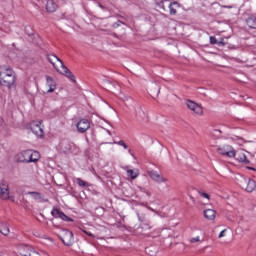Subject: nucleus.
Listing matches in <instances>:
<instances>
[{
    "mask_svg": "<svg viewBox=\"0 0 256 256\" xmlns=\"http://www.w3.org/2000/svg\"><path fill=\"white\" fill-rule=\"evenodd\" d=\"M41 159L39 151L35 150H24L16 155L18 163H37Z\"/></svg>",
    "mask_w": 256,
    "mask_h": 256,
    "instance_id": "nucleus-1",
    "label": "nucleus"
},
{
    "mask_svg": "<svg viewBox=\"0 0 256 256\" xmlns=\"http://www.w3.org/2000/svg\"><path fill=\"white\" fill-rule=\"evenodd\" d=\"M0 85L11 89L15 85V71L11 68H6L4 73L0 72Z\"/></svg>",
    "mask_w": 256,
    "mask_h": 256,
    "instance_id": "nucleus-2",
    "label": "nucleus"
},
{
    "mask_svg": "<svg viewBox=\"0 0 256 256\" xmlns=\"http://www.w3.org/2000/svg\"><path fill=\"white\" fill-rule=\"evenodd\" d=\"M238 185L241 187V189H244V191H247V193H253V191L256 189L255 180L244 177V176L240 177L238 181Z\"/></svg>",
    "mask_w": 256,
    "mask_h": 256,
    "instance_id": "nucleus-3",
    "label": "nucleus"
},
{
    "mask_svg": "<svg viewBox=\"0 0 256 256\" xmlns=\"http://www.w3.org/2000/svg\"><path fill=\"white\" fill-rule=\"evenodd\" d=\"M59 238L62 241V243L66 245V247H71V245H73L74 243L73 232L70 231L69 229H62L60 231Z\"/></svg>",
    "mask_w": 256,
    "mask_h": 256,
    "instance_id": "nucleus-4",
    "label": "nucleus"
},
{
    "mask_svg": "<svg viewBox=\"0 0 256 256\" xmlns=\"http://www.w3.org/2000/svg\"><path fill=\"white\" fill-rule=\"evenodd\" d=\"M51 215L55 219H61L62 221H66V223H73V219L63 213V211H61L59 208H54L51 211Z\"/></svg>",
    "mask_w": 256,
    "mask_h": 256,
    "instance_id": "nucleus-5",
    "label": "nucleus"
},
{
    "mask_svg": "<svg viewBox=\"0 0 256 256\" xmlns=\"http://www.w3.org/2000/svg\"><path fill=\"white\" fill-rule=\"evenodd\" d=\"M76 128L78 133H87L91 129V122L88 119L82 118L77 122Z\"/></svg>",
    "mask_w": 256,
    "mask_h": 256,
    "instance_id": "nucleus-6",
    "label": "nucleus"
},
{
    "mask_svg": "<svg viewBox=\"0 0 256 256\" xmlns=\"http://www.w3.org/2000/svg\"><path fill=\"white\" fill-rule=\"evenodd\" d=\"M217 153L219 155H225L226 157H235L236 152L235 149H233V147L229 146V145H225L223 147H219L217 148Z\"/></svg>",
    "mask_w": 256,
    "mask_h": 256,
    "instance_id": "nucleus-7",
    "label": "nucleus"
},
{
    "mask_svg": "<svg viewBox=\"0 0 256 256\" xmlns=\"http://www.w3.org/2000/svg\"><path fill=\"white\" fill-rule=\"evenodd\" d=\"M185 105L190 109V111H193V113H195L196 115H201L203 113V108L195 101L186 100Z\"/></svg>",
    "mask_w": 256,
    "mask_h": 256,
    "instance_id": "nucleus-8",
    "label": "nucleus"
},
{
    "mask_svg": "<svg viewBox=\"0 0 256 256\" xmlns=\"http://www.w3.org/2000/svg\"><path fill=\"white\" fill-rule=\"evenodd\" d=\"M30 129H31L32 133L34 135H36V137H43L44 132H43V128L41 127V121L32 122L30 124Z\"/></svg>",
    "mask_w": 256,
    "mask_h": 256,
    "instance_id": "nucleus-9",
    "label": "nucleus"
},
{
    "mask_svg": "<svg viewBox=\"0 0 256 256\" xmlns=\"http://www.w3.org/2000/svg\"><path fill=\"white\" fill-rule=\"evenodd\" d=\"M0 197L4 201L9 199V185L5 180L0 181Z\"/></svg>",
    "mask_w": 256,
    "mask_h": 256,
    "instance_id": "nucleus-10",
    "label": "nucleus"
},
{
    "mask_svg": "<svg viewBox=\"0 0 256 256\" xmlns=\"http://www.w3.org/2000/svg\"><path fill=\"white\" fill-rule=\"evenodd\" d=\"M61 149L65 155H69V153H73V150L75 149V143L69 140H64L61 143Z\"/></svg>",
    "mask_w": 256,
    "mask_h": 256,
    "instance_id": "nucleus-11",
    "label": "nucleus"
},
{
    "mask_svg": "<svg viewBox=\"0 0 256 256\" xmlns=\"http://www.w3.org/2000/svg\"><path fill=\"white\" fill-rule=\"evenodd\" d=\"M60 67L62 69V71H60L62 75H65V77H68V79L72 80L73 83L77 81L75 80V75H73V72H71V70H69V68H67V66L63 64V61H60Z\"/></svg>",
    "mask_w": 256,
    "mask_h": 256,
    "instance_id": "nucleus-12",
    "label": "nucleus"
},
{
    "mask_svg": "<svg viewBox=\"0 0 256 256\" xmlns=\"http://www.w3.org/2000/svg\"><path fill=\"white\" fill-rule=\"evenodd\" d=\"M148 175L152 179V181H155L156 183H167V179H165L155 170L148 171Z\"/></svg>",
    "mask_w": 256,
    "mask_h": 256,
    "instance_id": "nucleus-13",
    "label": "nucleus"
},
{
    "mask_svg": "<svg viewBox=\"0 0 256 256\" xmlns=\"http://www.w3.org/2000/svg\"><path fill=\"white\" fill-rule=\"evenodd\" d=\"M46 85L49 87L47 93H53L55 89H57V83L55 82V79L49 75H46Z\"/></svg>",
    "mask_w": 256,
    "mask_h": 256,
    "instance_id": "nucleus-14",
    "label": "nucleus"
},
{
    "mask_svg": "<svg viewBox=\"0 0 256 256\" xmlns=\"http://www.w3.org/2000/svg\"><path fill=\"white\" fill-rule=\"evenodd\" d=\"M25 253H20L22 256H41L35 249L31 248L30 246L24 247Z\"/></svg>",
    "mask_w": 256,
    "mask_h": 256,
    "instance_id": "nucleus-15",
    "label": "nucleus"
},
{
    "mask_svg": "<svg viewBox=\"0 0 256 256\" xmlns=\"http://www.w3.org/2000/svg\"><path fill=\"white\" fill-rule=\"evenodd\" d=\"M46 11L48 13H55L57 11V4L53 0H47Z\"/></svg>",
    "mask_w": 256,
    "mask_h": 256,
    "instance_id": "nucleus-16",
    "label": "nucleus"
},
{
    "mask_svg": "<svg viewBox=\"0 0 256 256\" xmlns=\"http://www.w3.org/2000/svg\"><path fill=\"white\" fill-rule=\"evenodd\" d=\"M47 61H49V63H51V65H53L54 69H56V71L59 73V69L55 65V61H58V63L61 64L62 60L59 59V57H57L55 54H52V55L47 56Z\"/></svg>",
    "mask_w": 256,
    "mask_h": 256,
    "instance_id": "nucleus-17",
    "label": "nucleus"
},
{
    "mask_svg": "<svg viewBox=\"0 0 256 256\" xmlns=\"http://www.w3.org/2000/svg\"><path fill=\"white\" fill-rule=\"evenodd\" d=\"M179 7H181V4H179V2H171L168 6L170 15H177V9H179Z\"/></svg>",
    "mask_w": 256,
    "mask_h": 256,
    "instance_id": "nucleus-18",
    "label": "nucleus"
},
{
    "mask_svg": "<svg viewBox=\"0 0 256 256\" xmlns=\"http://www.w3.org/2000/svg\"><path fill=\"white\" fill-rule=\"evenodd\" d=\"M245 21H246V25L249 27V29H256L255 15L248 16V18Z\"/></svg>",
    "mask_w": 256,
    "mask_h": 256,
    "instance_id": "nucleus-19",
    "label": "nucleus"
},
{
    "mask_svg": "<svg viewBox=\"0 0 256 256\" xmlns=\"http://www.w3.org/2000/svg\"><path fill=\"white\" fill-rule=\"evenodd\" d=\"M216 212L213 209H206L204 210V217L208 219V221H214Z\"/></svg>",
    "mask_w": 256,
    "mask_h": 256,
    "instance_id": "nucleus-20",
    "label": "nucleus"
},
{
    "mask_svg": "<svg viewBox=\"0 0 256 256\" xmlns=\"http://www.w3.org/2000/svg\"><path fill=\"white\" fill-rule=\"evenodd\" d=\"M0 233H2V235H9V233H11V231L9 230V224L3 222L0 224Z\"/></svg>",
    "mask_w": 256,
    "mask_h": 256,
    "instance_id": "nucleus-21",
    "label": "nucleus"
},
{
    "mask_svg": "<svg viewBox=\"0 0 256 256\" xmlns=\"http://www.w3.org/2000/svg\"><path fill=\"white\" fill-rule=\"evenodd\" d=\"M127 176L130 177V179H137L139 177V170H133V169H128L126 170Z\"/></svg>",
    "mask_w": 256,
    "mask_h": 256,
    "instance_id": "nucleus-22",
    "label": "nucleus"
},
{
    "mask_svg": "<svg viewBox=\"0 0 256 256\" xmlns=\"http://www.w3.org/2000/svg\"><path fill=\"white\" fill-rule=\"evenodd\" d=\"M237 161L240 163H245V165H249V159H247V156L245 154H240L237 158Z\"/></svg>",
    "mask_w": 256,
    "mask_h": 256,
    "instance_id": "nucleus-23",
    "label": "nucleus"
},
{
    "mask_svg": "<svg viewBox=\"0 0 256 256\" xmlns=\"http://www.w3.org/2000/svg\"><path fill=\"white\" fill-rule=\"evenodd\" d=\"M76 183L79 187H89V183L85 182V180L81 178H76Z\"/></svg>",
    "mask_w": 256,
    "mask_h": 256,
    "instance_id": "nucleus-24",
    "label": "nucleus"
},
{
    "mask_svg": "<svg viewBox=\"0 0 256 256\" xmlns=\"http://www.w3.org/2000/svg\"><path fill=\"white\" fill-rule=\"evenodd\" d=\"M28 195H31L36 201H41V193L39 192H28Z\"/></svg>",
    "mask_w": 256,
    "mask_h": 256,
    "instance_id": "nucleus-25",
    "label": "nucleus"
},
{
    "mask_svg": "<svg viewBox=\"0 0 256 256\" xmlns=\"http://www.w3.org/2000/svg\"><path fill=\"white\" fill-rule=\"evenodd\" d=\"M119 99H121V101H127L128 99H130L129 96H127V94L123 93V92H120L119 93Z\"/></svg>",
    "mask_w": 256,
    "mask_h": 256,
    "instance_id": "nucleus-26",
    "label": "nucleus"
},
{
    "mask_svg": "<svg viewBox=\"0 0 256 256\" xmlns=\"http://www.w3.org/2000/svg\"><path fill=\"white\" fill-rule=\"evenodd\" d=\"M116 145H120V147H123L124 149H129V146L125 143V141L120 140L118 142H115Z\"/></svg>",
    "mask_w": 256,
    "mask_h": 256,
    "instance_id": "nucleus-27",
    "label": "nucleus"
},
{
    "mask_svg": "<svg viewBox=\"0 0 256 256\" xmlns=\"http://www.w3.org/2000/svg\"><path fill=\"white\" fill-rule=\"evenodd\" d=\"M141 229H143L144 231H148L149 229H151V227L149 226V223H147L146 221V222H142Z\"/></svg>",
    "mask_w": 256,
    "mask_h": 256,
    "instance_id": "nucleus-28",
    "label": "nucleus"
},
{
    "mask_svg": "<svg viewBox=\"0 0 256 256\" xmlns=\"http://www.w3.org/2000/svg\"><path fill=\"white\" fill-rule=\"evenodd\" d=\"M121 25H125V23H123V21L118 20L116 23H114L112 25L113 29H117V27H121Z\"/></svg>",
    "mask_w": 256,
    "mask_h": 256,
    "instance_id": "nucleus-29",
    "label": "nucleus"
},
{
    "mask_svg": "<svg viewBox=\"0 0 256 256\" xmlns=\"http://www.w3.org/2000/svg\"><path fill=\"white\" fill-rule=\"evenodd\" d=\"M218 41L215 36H210V45H217Z\"/></svg>",
    "mask_w": 256,
    "mask_h": 256,
    "instance_id": "nucleus-30",
    "label": "nucleus"
},
{
    "mask_svg": "<svg viewBox=\"0 0 256 256\" xmlns=\"http://www.w3.org/2000/svg\"><path fill=\"white\" fill-rule=\"evenodd\" d=\"M138 219L141 223H147V219H145V215L138 214Z\"/></svg>",
    "mask_w": 256,
    "mask_h": 256,
    "instance_id": "nucleus-31",
    "label": "nucleus"
},
{
    "mask_svg": "<svg viewBox=\"0 0 256 256\" xmlns=\"http://www.w3.org/2000/svg\"><path fill=\"white\" fill-rule=\"evenodd\" d=\"M199 241H200V238L199 236H197V237L191 238L190 243H199Z\"/></svg>",
    "mask_w": 256,
    "mask_h": 256,
    "instance_id": "nucleus-32",
    "label": "nucleus"
},
{
    "mask_svg": "<svg viewBox=\"0 0 256 256\" xmlns=\"http://www.w3.org/2000/svg\"><path fill=\"white\" fill-rule=\"evenodd\" d=\"M201 197H204L205 199H210L209 194L205 193V192H200Z\"/></svg>",
    "mask_w": 256,
    "mask_h": 256,
    "instance_id": "nucleus-33",
    "label": "nucleus"
},
{
    "mask_svg": "<svg viewBox=\"0 0 256 256\" xmlns=\"http://www.w3.org/2000/svg\"><path fill=\"white\" fill-rule=\"evenodd\" d=\"M226 232H227V229L222 230V231L219 233V236H218L219 239H221V237H223Z\"/></svg>",
    "mask_w": 256,
    "mask_h": 256,
    "instance_id": "nucleus-34",
    "label": "nucleus"
},
{
    "mask_svg": "<svg viewBox=\"0 0 256 256\" xmlns=\"http://www.w3.org/2000/svg\"><path fill=\"white\" fill-rule=\"evenodd\" d=\"M216 45H218L219 47H223V46H225V42L218 41V43H216Z\"/></svg>",
    "mask_w": 256,
    "mask_h": 256,
    "instance_id": "nucleus-35",
    "label": "nucleus"
},
{
    "mask_svg": "<svg viewBox=\"0 0 256 256\" xmlns=\"http://www.w3.org/2000/svg\"><path fill=\"white\" fill-rule=\"evenodd\" d=\"M86 235H88L89 237H93V234L91 232H85Z\"/></svg>",
    "mask_w": 256,
    "mask_h": 256,
    "instance_id": "nucleus-36",
    "label": "nucleus"
},
{
    "mask_svg": "<svg viewBox=\"0 0 256 256\" xmlns=\"http://www.w3.org/2000/svg\"><path fill=\"white\" fill-rule=\"evenodd\" d=\"M247 169H249V171H255V168H253V167H247Z\"/></svg>",
    "mask_w": 256,
    "mask_h": 256,
    "instance_id": "nucleus-37",
    "label": "nucleus"
},
{
    "mask_svg": "<svg viewBox=\"0 0 256 256\" xmlns=\"http://www.w3.org/2000/svg\"><path fill=\"white\" fill-rule=\"evenodd\" d=\"M149 211H152V213H155V209L148 207Z\"/></svg>",
    "mask_w": 256,
    "mask_h": 256,
    "instance_id": "nucleus-38",
    "label": "nucleus"
},
{
    "mask_svg": "<svg viewBox=\"0 0 256 256\" xmlns=\"http://www.w3.org/2000/svg\"><path fill=\"white\" fill-rule=\"evenodd\" d=\"M156 89V95H159V88H155Z\"/></svg>",
    "mask_w": 256,
    "mask_h": 256,
    "instance_id": "nucleus-39",
    "label": "nucleus"
},
{
    "mask_svg": "<svg viewBox=\"0 0 256 256\" xmlns=\"http://www.w3.org/2000/svg\"><path fill=\"white\" fill-rule=\"evenodd\" d=\"M98 6L100 7V9H103V5H101V4H98Z\"/></svg>",
    "mask_w": 256,
    "mask_h": 256,
    "instance_id": "nucleus-40",
    "label": "nucleus"
}]
</instances>
